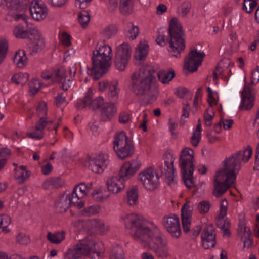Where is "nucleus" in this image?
I'll list each match as a JSON object with an SVG mask.
<instances>
[{
    "instance_id": "20e7f679",
    "label": "nucleus",
    "mask_w": 259,
    "mask_h": 259,
    "mask_svg": "<svg viewBox=\"0 0 259 259\" xmlns=\"http://www.w3.org/2000/svg\"><path fill=\"white\" fill-rule=\"evenodd\" d=\"M168 34L169 52L171 56L179 58L185 48V34L181 23L177 18H172L169 22Z\"/></svg>"
},
{
    "instance_id": "72a5a7b5",
    "label": "nucleus",
    "mask_w": 259,
    "mask_h": 259,
    "mask_svg": "<svg viewBox=\"0 0 259 259\" xmlns=\"http://www.w3.org/2000/svg\"><path fill=\"white\" fill-rule=\"evenodd\" d=\"M13 61L18 67L20 68L24 67L27 63V57L25 51L19 50L16 52L13 58Z\"/></svg>"
},
{
    "instance_id": "052dcab7",
    "label": "nucleus",
    "mask_w": 259,
    "mask_h": 259,
    "mask_svg": "<svg viewBox=\"0 0 259 259\" xmlns=\"http://www.w3.org/2000/svg\"><path fill=\"white\" fill-rule=\"evenodd\" d=\"M214 114L213 112L211 114L208 113V110H206L204 114V120L205 121V124L207 126H210L212 123V120L213 118Z\"/></svg>"
},
{
    "instance_id": "423d86ee",
    "label": "nucleus",
    "mask_w": 259,
    "mask_h": 259,
    "mask_svg": "<svg viewBox=\"0 0 259 259\" xmlns=\"http://www.w3.org/2000/svg\"><path fill=\"white\" fill-rule=\"evenodd\" d=\"M95 241L88 238L78 244L73 248L69 249L65 256L69 258L76 259L82 255L89 256L91 259H100L101 253L96 248Z\"/></svg>"
},
{
    "instance_id": "dca6fc26",
    "label": "nucleus",
    "mask_w": 259,
    "mask_h": 259,
    "mask_svg": "<svg viewBox=\"0 0 259 259\" xmlns=\"http://www.w3.org/2000/svg\"><path fill=\"white\" fill-rule=\"evenodd\" d=\"M242 101L240 110H248L254 106V95L252 93V87L250 84H245L241 92Z\"/></svg>"
},
{
    "instance_id": "0e129e2a",
    "label": "nucleus",
    "mask_w": 259,
    "mask_h": 259,
    "mask_svg": "<svg viewBox=\"0 0 259 259\" xmlns=\"http://www.w3.org/2000/svg\"><path fill=\"white\" fill-rule=\"evenodd\" d=\"M61 82V88L65 91H67L68 88L73 84V79L71 77H69L66 80L62 81Z\"/></svg>"
},
{
    "instance_id": "b1692460",
    "label": "nucleus",
    "mask_w": 259,
    "mask_h": 259,
    "mask_svg": "<svg viewBox=\"0 0 259 259\" xmlns=\"http://www.w3.org/2000/svg\"><path fill=\"white\" fill-rule=\"evenodd\" d=\"M223 166L226 170H228L231 174L236 175L235 174V170L239 171L241 167V164L239 160L233 154L231 156L226 158L223 162Z\"/></svg>"
},
{
    "instance_id": "49530a36",
    "label": "nucleus",
    "mask_w": 259,
    "mask_h": 259,
    "mask_svg": "<svg viewBox=\"0 0 259 259\" xmlns=\"http://www.w3.org/2000/svg\"><path fill=\"white\" fill-rule=\"evenodd\" d=\"M109 259H124L123 250L120 246L116 245L113 248Z\"/></svg>"
},
{
    "instance_id": "8fccbe9b",
    "label": "nucleus",
    "mask_w": 259,
    "mask_h": 259,
    "mask_svg": "<svg viewBox=\"0 0 259 259\" xmlns=\"http://www.w3.org/2000/svg\"><path fill=\"white\" fill-rule=\"evenodd\" d=\"M88 186L84 183L77 185L74 188L73 192L78 194V196L83 198L87 194Z\"/></svg>"
},
{
    "instance_id": "4468645a",
    "label": "nucleus",
    "mask_w": 259,
    "mask_h": 259,
    "mask_svg": "<svg viewBox=\"0 0 259 259\" xmlns=\"http://www.w3.org/2000/svg\"><path fill=\"white\" fill-rule=\"evenodd\" d=\"M164 163L159 166L161 175H164L168 181V184L171 185L174 181V168L173 163L174 159L172 155L169 153L164 155Z\"/></svg>"
},
{
    "instance_id": "ddd939ff",
    "label": "nucleus",
    "mask_w": 259,
    "mask_h": 259,
    "mask_svg": "<svg viewBox=\"0 0 259 259\" xmlns=\"http://www.w3.org/2000/svg\"><path fill=\"white\" fill-rule=\"evenodd\" d=\"M92 91L89 89L83 99L80 100V102L76 105V107L78 109H82L89 106L93 110L102 108L105 104L104 102L103 98L99 97L92 100Z\"/></svg>"
},
{
    "instance_id": "f8f14e48",
    "label": "nucleus",
    "mask_w": 259,
    "mask_h": 259,
    "mask_svg": "<svg viewBox=\"0 0 259 259\" xmlns=\"http://www.w3.org/2000/svg\"><path fill=\"white\" fill-rule=\"evenodd\" d=\"M108 164V157L103 154H100L89 159V168L96 174L102 173Z\"/></svg>"
},
{
    "instance_id": "7ed1b4c3",
    "label": "nucleus",
    "mask_w": 259,
    "mask_h": 259,
    "mask_svg": "<svg viewBox=\"0 0 259 259\" xmlns=\"http://www.w3.org/2000/svg\"><path fill=\"white\" fill-rule=\"evenodd\" d=\"M111 47L105 44L96 47L93 52L92 66L91 68L83 64L82 67L86 69L87 73L92 76L95 80H98L108 71L111 66L112 56Z\"/></svg>"
},
{
    "instance_id": "f257e3e1",
    "label": "nucleus",
    "mask_w": 259,
    "mask_h": 259,
    "mask_svg": "<svg viewBox=\"0 0 259 259\" xmlns=\"http://www.w3.org/2000/svg\"><path fill=\"white\" fill-rule=\"evenodd\" d=\"M125 228L133 238L142 246L153 251L158 258L165 259L170 256L167 242L146 226L145 221L136 214L126 215L124 218Z\"/></svg>"
},
{
    "instance_id": "6e6d98bb",
    "label": "nucleus",
    "mask_w": 259,
    "mask_h": 259,
    "mask_svg": "<svg viewBox=\"0 0 259 259\" xmlns=\"http://www.w3.org/2000/svg\"><path fill=\"white\" fill-rule=\"evenodd\" d=\"M41 83L40 81L38 79H33L31 80L29 83V91L32 93V94H35L36 93L38 90H39L41 87Z\"/></svg>"
},
{
    "instance_id": "0eeeda50",
    "label": "nucleus",
    "mask_w": 259,
    "mask_h": 259,
    "mask_svg": "<svg viewBox=\"0 0 259 259\" xmlns=\"http://www.w3.org/2000/svg\"><path fill=\"white\" fill-rule=\"evenodd\" d=\"M113 149L118 158L121 159L131 157L134 151L132 141L123 131L115 136Z\"/></svg>"
},
{
    "instance_id": "f03ea898",
    "label": "nucleus",
    "mask_w": 259,
    "mask_h": 259,
    "mask_svg": "<svg viewBox=\"0 0 259 259\" xmlns=\"http://www.w3.org/2000/svg\"><path fill=\"white\" fill-rule=\"evenodd\" d=\"M155 70L150 66H143L139 74L133 73L131 76L130 90L137 96H144L148 103L155 101L159 92L152 87L155 80L153 75Z\"/></svg>"
},
{
    "instance_id": "338daca9",
    "label": "nucleus",
    "mask_w": 259,
    "mask_h": 259,
    "mask_svg": "<svg viewBox=\"0 0 259 259\" xmlns=\"http://www.w3.org/2000/svg\"><path fill=\"white\" fill-rule=\"evenodd\" d=\"M259 81V66H257L255 70L252 72L251 83L255 84Z\"/></svg>"
},
{
    "instance_id": "a878e982",
    "label": "nucleus",
    "mask_w": 259,
    "mask_h": 259,
    "mask_svg": "<svg viewBox=\"0 0 259 259\" xmlns=\"http://www.w3.org/2000/svg\"><path fill=\"white\" fill-rule=\"evenodd\" d=\"M228 170H226V168L223 167L221 170H219L216 172L214 182L225 183H230L232 181H233V184L236 180V175L231 174Z\"/></svg>"
},
{
    "instance_id": "9d476101",
    "label": "nucleus",
    "mask_w": 259,
    "mask_h": 259,
    "mask_svg": "<svg viewBox=\"0 0 259 259\" xmlns=\"http://www.w3.org/2000/svg\"><path fill=\"white\" fill-rule=\"evenodd\" d=\"M162 224L169 234L175 238H179L181 235L179 218L175 214H170L163 217Z\"/></svg>"
},
{
    "instance_id": "c85d7f7f",
    "label": "nucleus",
    "mask_w": 259,
    "mask_h": 259,
    "mask_svg": "<svg viewBox=\"0 0 259 259\" xmlns=\"http://www.w3.org/2000/svg\"><path fill=\"white\" fill-rule=\"evenodd\" d=\"M159 80L163 84H168L175 76L173 69L168 68L159 71L157 74Z\"/></svg>"
},
{
    "instance_id": "f3484780",
    "label": "nucleus",
    "mask_w": 259,
    "mask_h": 259,
    "mask_svg": "<svg viewBox=\"0 0 259 259\" xmlns=\"http://www.w3.org/2000/svg\"><path fill=\"white\" fill-rule=\"evenodd\" d=\"M202 245L205 249L213 247L216 244L215 234L212 225L206 226L201 234Z\"/></svg>"
},
{
    "instance_id": "4d7b16f0",
    "label": "nucleus",
    "mask_w": 259,
    "mask_h": 259,
    "mask_svg": "<svg viewBox=\"0 0 259 259\" xmlns=\"http://www.w3.org/2000/svg\"><path fill=\"white\" fill-rule=\"evenodd\" d=\"M8 49V44L6 41L0 42V64L5 58Z\"/></svg>"
},
{
    "instance_id": "13d9d810",
    "label": "nucleus",
    "mask_w": 259,
    "mask_h": 259,
    "mask_svg": "<svg viewBox=\"0 0 259 259\" xmlns=\"http://www.w3.org/2000/svg\"><path fill=\"white\" fill-rule=\"evenodd\" d=\"M1 222H2L3 226V231L7 232L9 230L7 229V227L10 224L11 219V218L8 215H2L0 216Z\"/></svg>"
},
{
    "instance_id": "5fc2aeb1",
    "label": "nucleus",
    "mask_w": 259,
    "mask_h": 259,
    "mask_svg": "<svg viewBox=\"0 0 259 259\" xmlns=\"http://www.w3.org/2000/svg\"><path fill=\"white\" fill-rule=\"evenodd\" d=\"M100 207L98 206H90L85 208L82 210V214L84 215L90 216L98 213Z\"/></svg>"
},
{
    "instance_id": "e433bc0d",
    "label": "nucleus",
    "mask_w": 259,
    "mask_h": 259,
    "mask_svg": "<svg viewBox=\"0 0 259 259\" xmlns=\"http://www.w3.org/2000/svg\"><path fill=\"white\" fill-rule=\"evenodd\" d=\"M134 0H120L119 8L120 12L124 15L131 14L133 11Z\"/></svg>"
},
{
    "instance_id": "6e6552de",
    "label": "nucleus",
    "mask_w": 259,
    "mask_h": 259,
    "mask_svg": "<svg viewBox=\"0 0 259 259\" xmlns=\"http://www.w3.org/2000/svg\"><path fill=\"white\" fill-rule=\"evenodd\" d=\"M160 176L150 167L139 174L138 178L146 190L152 191L158 188Z\"/></svg>"
},
{
    "instance_id": "9b49d317",
    "label": "nucleus",
    "mask_w": 259,
    "mask_h": 259,
    "mask_svg": "<svg viewBox=\"0 0 259 259\" xmlns=\"http://www.w3.org/2000/svg\"><path fill=\"white\" fill-rule=\"evenodd\" d=\"M205 56L204 52H198L196 49L191 50L185 59L184 68L189 72L196 71Z\"/></svg>"
},
{
    "instance_id": "412c9836",
    "label": "nucleus",
    "mask_w": 259,
    "mask_h": 259,
    "mask_svg": "<svg viewBox=\"0 0 259 259\" xmlns=\"http://www.w3.org/2000/svg\"><path fill=\"white\" fill-rule=\"evenodd\" d=\"M141 166V163L138 160L124 163L120 169L121 177H125L127 179L133 176Z\"/></svg>"
},
{
    "instance_id": "774afa93",
    "label": "nucleus",
    "mask_w": 259,
    "mask_h": 259,
    "mask_svg": "<svg viewBox=\"0 0 259 259\" xmlns=\"http://www.w3.org/2000/svg\"><path fill=\"white\" fill-rule=\"evenodd\" d=\"M191 4L188 2H184L182 5V15L185 17L190 12Z\"/></svg>"
},
{
    "instance_id": "473e14b6",
    "label": "nucleus",
    "mask_w": 259,
    "mask_h": 259,
    "mask_svg": "<svg viewBox=\"0 0 259 259\" xmlns=\"http://www.w3.org/2000/svg\"><path fill=\"white\" fill-rule=\"evenodd\" d=\"M67 69L64 67H60L52 72V81L54 82L60 83L64 80H66Z\"/></svg>"
},
{
    "instance_id": "aec40b11",
    "label": "nucleus",
    "mask_w": 259,
    "mask_h": 259,
    "mask_svg": "<svg viewBox=\"0 0 259 259\" xmlns=\"http://www.w3.org/2000/svg\"><path fill=\"white\" fill-rule=\"evenodd\" d=\"M31 4L32 6L29 7V11L32 18L37 21L45 18L48 13L47 7L44 5L40 4L38 2H35L33 3L32 1Z\"/></svg>"
},
{
    "instance_id": "4c0bfd02",
    "label": "nucleus",
    "mask_w": 259,
    "mask_h": 259,
    "mask_svg": "<svg viewBox=\"0 0 259 259\" xmlns=\"http://www.w3.org/2000/svg\"><path fill=\"white\" fill-rule=\"evenodd\" d=\"M29 4V2L26 1L24 3V5L20 6V7H19L18 9L17 10H13V11L16 12V14H14L13 15V17L15 21H18L20 19H22L26 22V23H27V17L25 13L27 10V5Z\"/></svg>"
},
{
    "instance_id": "09e8293b",
    "label": "nucleus",
    "mask_w": 259,
    "mask_h": 259,
    "mask_svg": "<svg viewBox=\"0 0 259 259\" xmlns=\"http://www.w3.org/2000/svg\"><path fill=\"white\" fill-rule=\"evenodd\" d=\"M257 3L255 0H244L242 9L247 13H251L257 6Z\"/></svg>"
},
{
    "instance_id": "39448f33",
    "label": "nucleus",
    "mask_w": 259,
    "mask_h": 259,
    "mask_svg": "<svg viewBox=\"0 0 259 259\" xmlns=\"http://www.w3.org/2000/svg\"><path fill=\"white\" fill-rule=\"evenodd\" d=\"M194 151L189 148H185L181 153L179 165L182 179L186 186L191 188L194 185L193 172L195 170Z\"/></svg>"
},
{
    "instance_id": "cd10ccee",
    "label": "nucleus",
    "mask_w": 259,
    "mask_h": 259,
    "mask_svg": "<svg viewBox=\"0 0 259 259\" xmlns=\"http://www.w3.org/2000/svg\"><path fill=\"white\" fill-rule=\"evenodd\" d=\"M233 184V181H232L230 183L213 182V195L217 198L220 197Z\"/></svg>"
},
{
    "instance_id": "e2e57ef3",
    "label": "nucleus",
    "mask_w": 259,
    "mask_h": 259,
    "mask_svg": "<svg viewBox=\"0 0 259 259\" xmlns=\"http://www.w3.org/2000/svg\"><path fill=\"white\" fill-rule=\"evenodd\" d=\"M16 241L21 244H27L29 242V238L24 234L20 233L17 236Z\"/></svg>"
},
{
    "instance_id": "1a4fd4ad",
    "label": "nucleus",
    "mask_w": 259,
    "mask_h": 259,
    "mask_svg": "<svg viewBox=\"0 0 259 259\" xmlns=\"http://www.w3.org/2000/svg\"><path fill=\"white\" fill-rule=\"evenodd\" d=\"M114 58L115 67L120 71L125 69L131 55V48L127 44L123 43L116 49Z\"/></svg>"
},
{
    "instance_id": "864d4df0",
    "label": "nucleus",
    "mask_w": 259,
    "mask_h": 259,
    "mask_svg": "<svg viewBox=\"0 0 259 259\" xmlns=\"http://www.w3.org/2000/svg\"><path fill=\"white\" fill-rule=\"evenodd\" d=\"M211 204L208 201H202L198 205L199 212L201 214L207 213L210 208Z\"/></svg>"
},
{
    "instance_id": "7c9ffc66",
    "label": "nucleus",
    "mask_w": 259,
    "mask_h": 259,
    "mask_svg": "<svg viewBox=\"0 0 259 259\" xmlns=\"http://www.w3.org/2000/svg\"><path fill=\"white\" fill-rule=\"evenodd\" d=\"M64 185V182L59 177L51 178L46 180L43 183L45 189H58Z\"/></svg>"
},
{
    "instance_id": "c756f323",
    "label": "nucleus",
    "mask_w": 259,
    "mask_h": 259,
    "mask_svg": "<svg viewBox=\"0 0 259 259\" xmlns=\"http://www.w3.org/2000/svg\"><path fill=\"white\" fill-rule=\"evenodd\" d=\"M66 232L64 230L57 231L54 233L48 232L47 235V239L51 243L58 244L65 238Z\"/></svg>"
},
{
    "instance_id": "bb28decb",
    "label": "nucleus",
    "mask_w": 259,
    "mask_h": 259,
    "mask_svg": "<svg viewBox=\"0 0 259 259\" xmlns=\"http://www.w3.org/2000/svg\"><path fill=\"white\" fill-rule=\"evenodd\" d=\"M36 29V27L28 28L26 29L22 25L19 24L14 27L13 34L17 38H28L29 39L31 37L32 32Z\"/></svg>"
},
{
    "instance_id": "bf43d9fd",
    "label": "nucleus",
    "mask_w": 259,
    "mask_h": 259,
    "mask_svg": "<svg viewBox=\"0 0 259 259\" xmlns=\"http://www.w3.org/2000/svg\"><path fill=\"white\" fill-rule=\"evenodd\" d=\"M92 197L95 201L101 202L105 200L108 197V195H103L101 191H97L92 194Z\"/></svg>"
},
{
    "instance_id": "a19ab883",
    "label": "nucleus",
    "mask_w": 259,
    "mask_h": 259,
    "mask_svg": "<svg viewBox=\"0 0 259 259\" xmlns=\"http://www.w3.org/2000/svg\"><path fill=\"white\" fill-rule=\"evenodd\" d=\"M118 32V28L115 25L111 24L103 29L101 34L107 39H110L115 36Z\"/></svg>"
},
{
    "instance_id": "603ef678",
    "label": "nucleus",
    "mask_w": 259,
    "mask_h": 259,
    "mask_svg": "<svg viewBox=\"0 0 259 259\" xmlns=\"http://www.w3.org/2000/svg\"><path fill=\"white\" fill-rule=\"evenodd\" d=\"M36 112L39 117H46L47 114L46 103L42 102L38 103L36 107Z\"/></svg>"
},
{
    "instance_id": "69168bd1",
    "label": "nucleus",
    "mask_w": 259,
    "mask_h": 259,
    "mask_svg": "<svg viewBox=\"0 0 259 259\" xmlns=\"http://www.w3.org/2000/svg\"><path fill=\"white\" fill-rule=\"evenodd\" d=\"M62 44L67 47L71 45L70 36L66 32H63L60 37Z\"/></svg>"
},
{
    "instance_id": "a18cd8bd",
    "label": "nucleus",
    "mask_w": 259,
    "mask_h": 259,
    "mask_svg": "<svg viewBox=\"0 0 259 259\" xmlns=\"http://www.w3.org/2000/svg\"><path fill=\"white\" fill-rule=\"evenodd\" d=\"M30 171H20L17 168H15L14 177L17 182L20 184H23L30 176Z\"/></svg>"
},
{
    "instance_id": "6ab92c4d",
    "label": "nucleus",
    "mask_w": 259,
    "mask_h": 259,
    "mask_svg": "<svg viewBox=\"0 0 259 259\" xmlns=\"http://www.w3.org/2000/svg\"><path fill=\"white\" fill-rule=\"evenodd\" d=\"M193 208L189 202L185 203L181 209V220L183 229L185 233L190 231L191 227V218Z\"/></svg>"
},
{
    "instance_id": "58836bf2",
    "label": "nucleus",
    "mask_w": 259,
    "mask_h": 259,
    "mask_svg": "<svg viewBox=\"0 0 259 259\" xmlns=\"http://www.w3.org/2000/svg\"><path fill=\"white\" fill-rule=\"evenodd\" d=\"M138 194L137 189L136 187H133L130 190L127 191L126 201L130 205L136 204L138 202Z\"/></svg>"
},
{
    "instance_id": "393cba45",
    "label": "nucleus",
    "mask_w": 259,
    "mask_h": 259,
    "mask_svg": "<svg viewBox=\"0 0 259 259\" xmlns=\"http://www.w3.org/2000/svg\"><path fill=\"white\" fill-rule=\"evenodd\" d=\"M48 124L46 117H39V120L36 123L34 132L27 134L28 137L35 139L40 140L44 137L43 130Z\"/></svg>"
},
{
    "instance_id": "2f4dec72",
    "label": "nucleus",
    "mask_w": 259,
    "mask_h": 259,
    "mask_svg": "<svg viewBox=\"0 0 259 259\" xmlns=\"http://www.w3.org/2000/svg\"><path fill=\"white\" fill-rule=\"evenodd\" d=\"M252 154V148L249 145L247 146L246 149L239 150L234 153L235 156L239 160L240 163H241V161L244 163L247 162L251 158Z\"/></svg>"
},
{
    "instance_id": "de8ad7c7",
    "label": "nucleus",
    "mask_w": 259,
    "mask_h": 259,
    "mask_svg": "<svg viewBox=\"0 0 259 259\" xmlns=\"http://www.w3.org/2000/svg\"><path fill=\"white\" fill-rule=\"evenodd\" d=\"M21 3V0H0V4H4L11 11L17 10L20 6L24 5V3Z\"/></svg>"
},
{
    "instance_id": "4be33fe9",
    "label": "nucleus",
    "mask_w": 259,
    "mask_h": 259,
    "mask_svg": "<svg viewBox=\"0 0 259 259\" xmlns=\"http://www.w3.org/2000/svg\"><path fill=\"white\" fill-rule=\"evenodd\" d=\"M117 107L113 103H105L100 110V118L103 121H109L112 119L117 112Z\"/></svg>"
},
{
    "instance_id": "3c124183",
    "label": "nucleus",
    "mask_w": 259,
    "mask_h": 259,
    "mask_svg": "<svg viewBox=\"0 0 259 259\" xmlns=\"http://www.w3.org/2000/svg\"><path fill=\"white\" fill-rule=\"evenodd\" d=\"M117 82L109 86L108 97L111 100H115L118 97V90L117 88Z\"/></svg>"
},
{
    "instance_id": "f704fd0d",
    "label": "nucleus",
    "mask_w": 259,
    "mask_h": 259,
    "mask_svg": "<svg viewBox=\"0 0 259 259\" xmlns=\"http://www.w3.org/2000/svg\"><path fill=\"white\" fill-rule=\"evenodd\" d=\"M148 45L147 44L140 43L137 47L134 55V58L136 60H144L148 54Z\"/></svg>"
},
{
    "instance_id": "79ce46f5",
    "label": "nucleus",
    "mask_w": 259,
    "mask_h": 259,
    "mask_svg": "<svg viewBox=\"0 0 259 259\" xmlns=\"http://www.w3.org/2000/svg\"><path fill=\"white\" fill-rule=\"evenodd\" d=\"M78 20L82 28H86L90 21L89 12L85 10L81 11L78 14Z\"/></svg>"
},
{
    "instance_id": "5701e85b",
    "label": "nucleus",
    "mask_w": 259,
    "mask_h": 259,
    "mask_svg": "<svg viewBox=\"0 0 259 259\" xmlns=\"http://www.w3.org/2000/svg\"><path fill=\"white\" fill-rule=\"evenodd\" d=\"M70 207V200L69 195H67V194L59 195L55 203L56 212L59 213L65 212Z\"/></svg>"
},
{
    "instance_id": "ea45409f",
    "label": "nucleus",
    "mask_w": 259,
    "mask_h": 259,
    "mask_svg": "<svg viewBox=\"0 0 259 259\" xmlns=\"http://www.w3.org/2000/svg\"><path fill=\"white\" fill-rule=\"evenodd\" d=\"M29 74L27 73H18L15 74L11 78L13 83L24 85L28 80Z\"/></svg>"
},
{
    "instance_id": "680f3d73",
    "label": "nucleus",
    "mask_w": 259,
    "mask_h": 259,
    "mask_svg": "<svg viewBox=\"0 0 259 259\" xmlns=\"http://www.w3.org/2000/svg\"><path fill=\"white\" fill-rule=\"evenodd\" d=\"M228 202L226 199L222 200L220 204V213L221 217H225L227 214Z\"/></svg>"
},
{
    "instance_id": "37998d69",
    "label": "nucleus",
    "mask_w": 259,
    "mask_h": 259,
    "mask_svg": "<svg viewBox=\"0 0 259 259\" xmlns=\"http://www.w3.org/2000/svg\"><path fill=\"white\" fill-rule=\"evenodd\" d=\"M200 122V119H199L196 128L191 137V142L195 147H196L198 145L201 139V126Z\"/></svg>"
},
{
    "instance_id": "c9c22d12",
    "label": "nucleus",
    "mask_w": 259,
    "mask_h": 259,
    "mask_svg": "<svg viewBox=\"0 0 259 259\" xmlns=\"http://www.w3.org/2000/svg\"><path fill=\"white\" fill-rule=\"evenodd\" d=\"M89 224L92 229L102 234L106 233L109 229L108 226H105L103 222L99 220H91L89 222Z\"/></svg>"
},
{
    "instance_id": "a211bd4d",
    "label": "nucleus",
    "mask_w": 259,
    "mask_h": 259,
    "mask_svg": "<svg viewBox=\"0 0 259 259\" xmlns=\"http://www.w3.org/2000/svg\"><path fill=\"white\" fill-rule=\"evenodd\" d=\"M29 40H31V43L29 45L31 54H36L40 52L45 47L44 39L37 29L32 32Z\"/></svg>"
},
{
    "instance_id": "c03bdc74",
    "label": "nucleus",
    "mask_w": 259,
    "mask_h": 259,
    "mask_svg": "<svg viewBox=\"0 0 259 259\" xmlns=\"http://www.w3.org/2000/svg\"><path fill=\"white\" fill-rule=\"evenodd\" d=\"M67 195H69L70 196V206L73 205L78 209H80L84 206V202L81 199L82 197H79L78 194H75L72 191L71 194H67Z\"/></svg>"
},
{
    "instance_id": "2eb2a0df",
    "label": "nucleus",
    "mask_w": 259,
    "mask_h": 259,
    "mask_svg": "<svg viewBox=\"0 0 259 259\" xmlns=\"http://www.w3.org/2000/svg\"><path fill=\"white\" fill-rule=\"evenodd\" d=\"M128 180L125 177H121L119 170L118 175L109 177L106 181V185L109 191L116 194L125 188L124 182Z\"/></svg>"
}]
</instances>
